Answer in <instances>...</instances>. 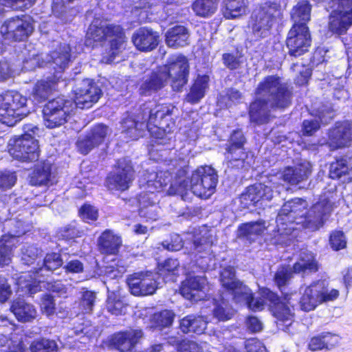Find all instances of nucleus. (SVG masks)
Here are the masks:
<instances>
[{
	"label": "nucleus",
	"mask_w": 352,
	"mask_h": 352,
	"mask_svg": "<svg viewBox=\"0 0 352 352\" xmlns=\"http://www.w3.org/2000/svg\"><path fill=\"white\" fill-rule=\"evenodd\" d=\"M206 232L201 235V237L195 236L192 245L195 252H201L210 247L212 241H209L208 236H206Z\"/></svg>",
	"instance_id": "nucleus-62"
},
{
	"label": "nucleus",
	"mask_w": 352,
	"mask_h": 352,
	"mask_svg": "<svg viewBox=\"0 0 352 352\" xmlns=\"http://www.w3.org/2000/svg\"><path fill=\"white\" fill-rule=\"evenodd\" d=\"M27 98L15 91L0 95V122L13 126L30 113Z\"/></svg>",
	"instance_id": "nucleus-8"
},
{
	"label": "nucleus",
	"mask_w": 352,
	"mask_h": 352,
	"mask_svg": "<svg viewBox=\"0 0 352 352\" xmlns=\"http://www.w3.org/2000/svg\"><path fill=\"white\" fill-rule=\"evenodd\" d=\"M220 280L222 286L231 293L236 302L245 301L248 307L254 311L264 308L265 300L261 298L252 297L250 289L235 278L233 267L229 266L224 268L221 273Z\"/></svg>",
	"instance_id": "nucleus-9"
},
{
	"label": "nucleus",
	"mask_w": 352,
	"mask_h": 352,
	"mask_svg": "<svg viewBox=\"0 0 352 352\" xmlns=\"http://www.w3.org/2000/svg\"><path fill=\"white\" fill-rule=\"evenodd\" d=\"M74 110V104L72 100L57 98L49 101L43 110L45 125L50 129L63 125Z\"/></svg>",
	"instance_id": "nucleus-12"
},
{
	"label": "nucleus",
	"mask_w": 352,
	"mask_h": 352,
	"mask_svg": "<svg viewBox=\"0 0 352 352\" xmlns=\"http://www.w3.org/2000/svg\"><path fill=\"white\" fill-rule=\"evenodd\" d=\"M127 304L120 299L118 294L113 292L108 296L107 310L113 315L119 316L126 313Z\"/></svg>",
	"instance_id": "nucleus-41"
},
{
	"label": "nucleus",
	"mask_w": 352,
	"mask_h": 352,
	"mask_svg": "<svg viewBox=\"0 0 352 352\" xmlns=\"http://www.w3.org/2000/svg\"><path fill=\"white\" fill-rule=\"evenodd\" d=\"M43 265L47 270H54L63 265L61 256L58 253H51L46 255Z\"/></svg>",
	"instance_id": "nucleus-52"
},
{
	"label": "nucleus",
	"mask_w": 352,
	"mask_h": 352,
	"mask_svg": "<svg viewBox=\"0 0 352 352\" xmlns=\"http://www.w3.org/2000/svg\"><path fill=\"white\" fill-rule=\"evenodd\" d=\"M102 42L107 43L102 61L111 63L125 49L126 37L122 28L99 19L94 20L87 33L86 43L91 45Z\"/></svg>",
	"instance_id": "nucleus-5"
},
{
	"label": "nucleus",
	"mask_w": 352,
	"mask_h": 352,
	"mask_svg": "<svg viewBox=\"0 0 352 352\" xmlns=\"http://www.w3.org/2000/svg\"><path fill=\"white\" fill-rule=\"evenodd\" d=\"M266 227L263 221L249 222L241 225L239 228V235L251 239L263 232Z\"/></svg>",
	"instance_id": "nucleus-40"
},
{
	"label": "nucleus",
	"mask_w": 352,
	"mask_h": 352,
	"mask_svg": "<svg viewBox=\"0 0 352 352\" xmlns=\"http://www.w3.org/2000/svg\"><path fill=\"white\" fill-rule=\"evenodd\" d=\"M202 346L190 340H184L179 344L180 352H202Z\"/></svg>",
	"instance_id": "nucleus-64"
},
{
	"label": "nucleus",
	"mask_w": 352,
	"mask_h": 352,
	"mask_svg": "<svg viewBox=\"0 0 352 352\" xmlns=\"http://www.w3.org/2000/svg\"><path fill=\"white\" fill-rule=\"evenodd\" d=\"M162 246L169 251H178L183 247L182 239L179 235L173 234L171 236L170 241H164Z\"/></svg>",
	"instance_id": "nucleus-63"
},
{
	"label": "nucleus",
	"mask_w": 352,
	"mask_h": 352,
	"mask_svg": "<svg viewBox=\"0 0 352 352\" xmlns=\"http://www.w3.org/2000/svg\"><path fill=\"white\" fill-rule=\"evenodd\" d=\"M102 95L99 87L92 80L86 79L75 90L74 109H89L96 103Z\"/></svg>",
	"instance_id": "nucleus-21"
},
{
	"label": "nucleus",
	"mask_w": 352,
	"mask_h": 352,
	"mask_svg": "<svg viewBox=\"0 0 352 352\" xmlns=\"http://www.w3.org/2000/svg\"><path fill=\"white\" fill-rule=\"evenodd\" d=\"M325 350H332L340 345L341 338L339 335L330 332L321 333Z\"/></svg>",
	"instance_id": "nucleus-53"
},
{
	"label": "nucleus",
	"mask_w": 352,
	"mask_h": 352,
	"mask_svg": "<svg viewBox=\"0 0 352 352\" xmlns=\"http://www.w3.org/2000/svg\"><path fill=\"white\" fill-rule=\"evenodd\" d=\"M160 36L157 32L142 28L135 31L132 41L135 47L142 52H150L155 49L159 44Z\"/></svg>",
	"instance_id": "nucleus-26"
},
{
	"label": "nucleus",
	"mask_w": 352,
	"mask_h": 352,
	"mask_svg": "<svg viewBox=\"0 0 352 352\" xmlns=\"http://www.w3.org/2000/svg\"><path fill=\"white\" fill-rule=\"evenodd\" d=\"M352 142V124L344 122L338 124L329 132L328 144L331 150L351 146Z\"/></svg>",
	"instance_id": "nucleus-25"
},
{
	"label": "nucleus",
	"mask_w": 352,
	"mask_h": 352,
	"mask_svg": "<svg viewBox=\"0 0 352 352\" xmlns=\"http://www.w3.org/2000/svg\"><path fill=\"white\" fill-rule=\"evenodd\" d=\"M112 133L111 129L104 124H96L91 130L89 135L98 144H100L103 142L108 135Z\"/></svg>",
	"instance_id": "nucleus-46"
},
{
	"label": "nucleus",
	"mask_w": 352,
	"mask_h": 352,
	"mask_svg": "<svg viewBox=\"0 0 352 352\" xmlns=\"http://www.w3.org/2000/svg\"><path fill=\"white\" fill-rule=\"evenodd\" d=\"M79 214L85 221H96L98 217V210L90 204L83 205L79 210Z\"/></svg>",
	"instance_id": "nucleus-54"
},
{
	"label": "nucleus",
	"mask_w": 352,
	"mask_h": 352,
	"mask_svg": "<svg viewBox=\"0 0 352 352\" xmlns=\"http://www.w3.org/2000/svg\"><path fill=\"white\" fill-rule=\"evenodd\" d=\"M133 177L134 171L131 161L121 159L107 178V187L111 190H125L129 188Z\"/></svg>",
	"instance_id": "nucleus-20"
},
{
	"label": "nucleus",
	"mask_w": 352,
	"mask_h": 352,
	"mask_svg": "<svg viewBox=\"0 0 352 352\" xmlns=\"http://www.w3.org/2000/svg\"><path fill=\"white\" fill-rule=\"evenodd\" d=\"M244 143V137L241 131H234L230 136V151H232L235 146V148L237 151H239V154H240V157H243L245 156V152L243 148V145Z\"/></svg>",
	"instance_id": "nucleus-50"
},
{
	"label": "nucleus",
	"mask_w": 352,
	"mask_h": 352,
	"mask_svg": "<svg viewBox=\"0 0 352 352\" xmlns=\"http://www.w3.org/2000/svg\"><path fill=\"white\" fill-rule=\"evenodd\" d=\"M6 239L0 241V267L7 265L11 261L12 248L10 245L4 243Z\"/></svg>",
	"instance_id": "nucleus-57"
},
{
	"label": "nucleus",
	"mask_w": 352,
	"mask_h": 352,
	"mask_svg": "<svg viewBox=\"0 0 352 352\" xmlns=\"http://www.w3.org/2000/svg\"><path fill=\"white\" fill-rule=\"evenodd\" d=\"M213 314L219 320H228L234 314V310L229 306L228 302L223 298L217 301Z\"/></svg>",
	"instance_id": "nucleus-43"
},
{
	"label": "nucleus",
	"mask_w": 352,
	"mask_h": 352,
	"mask_svg": "<svg viewBox=\"0 0 352 352\" xmlns=\"http://www.w3.org/2000/svg\"><path fill=\"white\" fill-rule=\"evenodd\" d=\"M256 96V100L250 104L249 114L251 122L257 124L268 122L272 109L285 108L290 104V91L276 76H267L259 82Z\"/></svg>",
	"instance_id": "nucleus-3"
},
{
	"label": "nucleus",
	"mask_w": 352,
	"mask_h": 352,
	"mask_svg": "<svg viewBox=\"0 0 352 352\" xmlns=\"http://www.w3.org/2000/svg\"><path fill=\"white\" fill-rule=\"evenodd\" d=\"M318 270V263L313 253L302 252L299 259L294 263L292 270L289 267H282L276 272L274 277L275 283L280 289L285 286L292 276V272L305 274L315 272Z\"/></svg>",
	"instance_id": "nucleus-14"
},
{
	"label": "nucleus",
	"mask_w": 352,
	"mask_h": 352,
	"mask_svg": "<svg viewBox=\"0 0 352 352\" xmlns=\"http://www.w3.org/2000/svg\"><path fill=\"white\" fill-rule=\"evenodd\" d=\"M10 310L20 322H29L36 316L34 307L20 298L13 301Z\"/></svg>",
	"instance_id": "nucleus-30"
},
{
	"label": "nucleus",
	"mask_w": 352,
	"mask_h": 352,
	"mask_svg": "<svg viewBox=\"0 0 352 352\" xmlns=\"http://www.w3.org/2000/svg\"><path fill=\"white\" fill-rule=\"evenodd\" d=\"M307 203L300 198H295L286 202L280 209L276 223L278 232L281 235H289L295 229L293 223L302 224V227L311 231L318 230L324 223L325 216L332 210V205L327 199L316 203L303 217V210Z\"/></svg>",
	"instance_id": "nucleus-2"
},
{
	"label": "nucleus",
	"mask_w": 352,
	"mask_h": 352,
	"mask_svg": "<svg viewBox=\"0 0 352 352\" xmlns=\"http://www.w3.org/2000/svg\"><path fill=\"white\" fill-rule=\"evenodd\" d=\"M59 77H47L37 82L33 89V95L38 101L47 99L56 89Z\"/></svg>",
	"instance_id": "nucleus-33"
},
{
	"label": "nucleus",
	"mask_w": 352,
	"mask_h": 352,
	"mask_svg": "<svg viewBox=\"0 0 352 352\" xmlns=\"http://www.w3.org/2000/svg\"><path fill=\"white\" fill-rule=\"evenodd\" d=\"M292 69L298 74L294 80L296 84L303 85L307 83L311 76V70L309 67L296 63L293 65Z\"/></svg>",
	"instance_id": "nucleus-49"
},
{
	"label": "nucleus",
	"mask_w": 352,
	"mask_h": 352,
	"mask_svg": "<svg viewBox=\"0 0 352 352\" xmlns=\"http://www.w3.org/2000/svg\"><path fill=\"white\" fill-rule=\"evenodd\" d=\"M190 32L184 25H175L169 28L165 34L166 44L175 49L189 44Z\"/></svg>",
	"instance_id": "nucleus-29"
},
{
	"label": "nucleus",
	"mask_w": 352,
	"mask_h": 352,
	"mask_svg": "<svg viewBox=\"0 0 352 352\" xmlns=\"http://www.w3.org/2000/svg\"><path fill=\"white\" fill-rule=\"evenodd\" d=\"M30 349L32 352H56L57 345L54 340L42 339L33 342Z\"/></svg>",
	"instance_id": "nucleus-48"
},
{
	"label": "nucleus",
	"mask_w": 352,
	"mask_h": 352,
	"mask_svg": "<svg viewBox=\"0 0 352 352\" xmlns=\"http://www.w3.org/2000/svg\"><path fill=\"white\" fill-rule=\"evenodd\" d=\"M270 185L256 184L247 188L245 192L241 195V201L245 206H255L259 201H270L274 196L272 188H276V192L280 193L285 189V186L279 184L274 179H271Z\"/></svg>",
	"instance_id": "nucleus-17"
},
{
	"label": "nucleus",
	"mask_w": 352,
	"mask_h": 352,
	"mask_svg": "<svg viewBox=\"0 0 352 352\" xmlns=\"http://www.w3.org/2000/svg\"><path fill=\"white\" fill-rule=\"evenodd\" d=\"M219 2V0H195L192 9L197 16L209 17L217 11Z\"/></svg>",
	"instance_id": "nucleus-37"
},
{
	"label": "nucleus",
	"mask_w": 352,
	"mask_h": 352,
	"mask_svg": "<svg viewBox=\"0 0 352 352\" xmlns=\"http://www.w3.org/2000/svg\"><path fill=\"white\" fill-rule=\"evenodd\" d=\"M218 176L214 168L209 166H200L192 174L190 184L188 182H181L177 189V192L182 198L190 190L195 195L208 199L215 191Z\"/></svg>",
	"instance_id": "nucleus-7"
},
{
	"label": "nucleus",
	"mask_w": 352,
	"mask_h": 352,
	"mask_svg": "<svg viewBox=\"0 0 352 352\" xmlns=\"http://www.w3.org/2000/svg\"><path fill=\"white\" fill-rule=\"evenodd\" d=\"M96 298L94 292L88 290L83 292L78 302L79 313H90L93 309Z\"/></svg>",
	"instance_id": "nucleus-45"
},
{
	"label": "nucleus",
	"mask_w": 352,
	"mask_h": 352,
	"mask_svg": "<svg viewBox=\"0 0 352 352\" xmlns=\"http://www.w3.org/2000/svg\"><path fill=\"white\" fill-rule=\"evenodd\" d=\"M311 164L308 162H303L294 166H287L279 172L273 179L276 182L282 179L284 182L296 185L300 182L307 179L311 174Z\"/></svg>",
	"instance_id": "nucleus-24"
},
{
	"label": "nucleus",
	"mask_w": 352,
	"mask_h": 352,
	"mask_svg": "<svg viewBox=\"0 0 352 352\" xmlns=\"http://www.w3.org/2000/svg\"><path fill=\"white\" fill-rule=\"evenodd\" d=\"M140 329H130L124 332H119L113 336L112 344L121 352L131 351L142 337Z\"/></svg>",
	"instance_id": "nucleus-28"
},
{
	"label": "nucleus",
	"mask_w": 352,
	"mask_h": 352,
	"mask_svg": "<svg viewBox=\"0 0 352 352\" xmlns=\"http://www.w3.org/2000/svg\"><path fill=\"white\" fill-rule=\"evenodd\" d=\"M52 166L50 162L37 164L30 176V183L34 186L47 185L51 182Z\"/></svg>",
	"instance_id": "nucleus-34"
},
{
	"label": "nucleus",
	"mask_w": 352,
	"mask_h": 352,
	"mask_svg": "<svg viewBox=\"0 0 352 352\" xmlns=\"http://www.w3.org/2000/svg\"><path fill=\"white\" fill-rule=\"evenodd\" d=\"M76 336L83 334L88 339L96 336L97 330L89 321H85L82 324H78L75 330Z\"/></svg>",
	"instance_id": "nucleus-56"
},
{
	"label": "nucleus",
	"mask_w": 352,
	"mask_h": 352,
	"mask_svg": "<svg viewBox=\"0 0 352 352\" xmlns=\"http://www.w3.org/2000/svg\"><path fill=\"white\" fill-rule=\"evenodd\" d=\"M173 110L168 106L159 104L148 111V112H144V116H128L121 122L122 134L126 142L135 140L142 137L146 129L158 144H165L175 128Z\"/></svg>",
	"instance_id": "nucleus-1"
},
{
	"label": "nucleus",
	"mask_w": 352,
	"mask_h": 352,
	"mask_svg": "<svg viewBox=\"0 0 352 352\" xmlns=\"http://www.w3.org/2000/svg\"><path fill=\"white\" fill-rule=\"evenodd\" d=\"M311 6L306 1L299 2L292 10L291 16L294 24L307 25L310 20Z\"/></svg>",
	"instance_id": "nucleus-39"
},
{
	"label": "nucleus",
	"mask_w": 352,
	"mask_h": 352,
	"mask_svg": "<svg viewBox=\"0 0 352 352\" xmlns=\"http://www.w3.org/2000/svg\"><path fill=\"white\" fill-rule=\"evenodd\" d=\"M38 254V250L34 245H28L21 249V259L26 265L33 264Z\"/></svg>",
	"instance_id": "nucleus-51"
},
{
	"label": "nucleus",
	"mask_w": 352,
	"mask_h": 352,
	"mask_svg": "<svg viewBox=\"0 0 352 352\" xmlns=\"http://www.w3.org/2000/svg\"><path fill=\"white\" fill-rule=\"evenodd\" d=\"M263 296L273 304L272 309L274 316L278 320V328L286 331L293 322L294 315L290 307L285 302H280L276 294L269 289L263 291Z\"/></svg>",
	"instance_id": "nucleus-22"
},
{
	"label": "nucleus",
	"mask_w": 352,
	"mask_h": 352,
	"mask_svg": "<svg viewBox=\"0 0 352 352\" xmlns=\"http://www.w3.org/2000/svg\"><path fill=\"white\" fill-rule=\"evenodd\" d=\"M34 30L33 21L30 16L6 20L1 26L0 33L5 41L8 42L22 41L26 39Z\"/></svg>",
	"instance_id": "nucleus-13"
},
{
	"label": "nucleus",
	"mask_w": 352,
	"mask_h": 352,
	"mask_svg": "<svg viewBox=\"0 0 352 352\" xmlns=\"http://www.w3.org/2000/svg\"><path fill=\"white\" fill-rule=\"evenodd\" d=\"M174 318V313L169 310L155 313L150 318L151 328L168 327L173 323Z\"/></svg>",
	"instance_id": "nucleus-42"
},
{
	"label": "nucleus",
	"mask_w": 352,
	"mask_h": 352,
	"mask_svg": "<svg viewBox=\"0 0 352 352\" xmlns=\"http://www.w3.org/2000/svg\"><path fill=\"white\" fill-rule=\"evenodd\" d=\"M226 8L224 15L227 19H234L246 13L248 0H223Z\"/></svg>",
	"instance_id": "nucleus-38"
},
{
	"label": "nucleus",
	"mask_w": 352,
	"mask_h": 352,
	"mask_svg": "<svg viewBox=\"0 0 352 352\" xmlns=\"http://www.w3.org/2000/svg\"><path fill=\"white\" fill-rule=\"evenodd\" d=\"M16 181V177L14 173L0 172V188H10L14 185Z\"/></svg>",
	"instance_id": "nucleus-60"
},
{
	"label": "nucleus",
	"mask_w": 352,
	"mask_h": 352,
	"mask_svg": "<svg viewBox=\"0 0 352 352\" xmlns=\"http://www.w3.org/2000/svg\"><path fill=\"white\" fill-rule=\"evenodd\" d=\"M19 289L27 294H34L39 292L42 287L45 286V283L41 280H36L35 278H33L30 272L24 273L21 275L17 281Z\"/></svg>",
	"instance_id": "nucleus-36"
},
{
	"label": "nucleus",
	"mask_w": 352,
	"mask_h": 352,
	"mask_svg": "<svg viewBox=\"0 0 352 352\" xmlns=\"http://www.w3.org/2000/svg\"><path fill=\"white\" fill-rule=\"evenodd\" d=\"M209 81L208 75H199L186 96V101L194 104L203 98L209 87Z\"/></svg>",
	"instance_id": "nucleus-32"
},
{
	"label": "nucleus",
	"mask_w": 352,
	"mask_h": 352,
	"mask_svg": "<svg viewBox=\"0 0 352 352\" xmlns=\"http://www.w3.org/2000/svg\"><path fill=\"white\" fill-rule=\"evenodd\" d=\"M170 182L169 173L166 172H153L144 175L140 183L146 190V192L139 195L140 214L149 219L155 220L157 214L153 210L154 205L158 202L156 192H159Z\"/></svg>",
	"instance_id": "nucleus-6"
},
{
	"label": "nucleus",
	"mask_w": 352,
	"mask_h": 352,
	"mask_svg": "<svg viewBox=\"0 0 352 352\" xmlns=\"http://www.w3.org/2000/svg\"><path fill=\"white\" fill-rule=\"evenodd\" d=\"M349 166L346 159H339L330 166L329 175L332 179H339L348 173Z\"/></svg>",
	"instance_id": "nucleus-47"
},
{
	"label": "nucleus",
	"mask_w": 352,
	"mask_h": 352,
	"mask_svg": "<svg viewBox=\"0 0 352 352\" xmlns=\"http://www.w3.org/2000/svg\"><path fill=\"white\" fill-rule=\"evenodd\" d=\"M189 65L187 58L181 54L170 57L166 65L151 73L140 88V94L149 95L162 89L168 81L175 91H179L188 81Z\"/></svg>",
	"instance_id": "nucleus-4"
},
{
	"label": "nucleus",
	"mask_w": 352,
	"mask_h": 352,
	"mask_svg": "<svg viewBox=\"0 0 352 352\" xmlns=\"http://www.w3.org/2000/svg\"><path fill=\"white\" fill-rule=\"evenodd\" d=\"M47 65L45 55L36 54L34 52L30 54L28 58L23 60L22 69L23 71H32L37 67H45Z\"/></svg>",
	"instance_id": "nucleus-44"
},
{
	"label": "nucleus",
	"mask_w": 352,
	"mask_h": 352,
	"mask_svg": "<svg viewBox=\"0 0 352 352\" xmlns=\"http://www.w3.org/2000/svg\"><path fill=\"white\" fill-rule=\"evenodd\" d=\"M25 133L13 138L8 143V152L13 158L22 162H33L38 159L40 151L38 141L31 133L36 134L38 129L35 126H26Z\"/></svg>",
	"instance_id": "nucleus-10"
},
{
	"label": "nucleus",
	"mask_w": 352,
	"mask_h": 352,
	"mask_svg": "<svg viewBox=\"0 0 352 352\" xmlns=\"http://www.w3.org/2000/svg\"><path fill=\"white\" fill-rule=\"evenodd\" d=\"M278 12L277 5L265 3L256 7L251 16L250 22L254 34L257 37H265L273 24Z\"/></svg>",
	"instance_id": "nucleus-16"
},
{
	"label": "nucleus",
	"mask_w": 352,
	"mask_h": 352,
	"mask_svg": "<svg viewBox=\"0 0 352 352\" xmlns=\"http://www.w3.org/2000/svg\"><path fill=\"white\" fill-rule=\"evenodd\" d=\"M340 295L338 289L329 288L325 280H319L306 287L300 298L302 310H314L318 305L332 302Z\"/></svg>",
	"instance_id": "nucleus-11"
},
{
	"label": "nucleus",
	"mask_w": 352,
	"mask_h": 352,
	"mask_svg": "<svg viewBox=\"0 0 352 352\" xmlns=\"http://www.w3.org/2000/svg\"><path fill=\"white\" fill-rule=\"evenodd\" d=\"M336 7L329 15V30L332 33L345 34L352 25V0H335Z\"/></svg>",
	"instance_id": "nucleus-15"
},
{
	"label": "nucleus",
	"mask_w": 352,
	"mask_h": 352,
	"mask_svg": "<svg viewBox=\"0 0 352 352\" xmlns=\"http://www.w3.org/2000/svg\"><path fill=\"white\" fill-rule=\"evenodd\" d=\"M207 286L204 276H189L182 282L180 293L186 299L200 300L205 296Z\"/></svg>",
	"instance_id": "nucleus-23"
},
{
	"label": "nucleus",
	"mask_w": 352,
	"mask_h": 352,
	"mask_svg": "<svg viewBox=\"0 0 352 352\" xmlns=\"http://www.w3.org/2000/svg\"><path fill=\"white\" fill-rule=\"evenodd\" d=\"M160 275L151 272L135 273L128 278V285L134 296H147L155 293L158 288Z\"/></svg>",
	"instance_id": "nucleus-19"
},
{
	"label": "nucleus",
	"mask_w": 352,
	"mask_h": 352,
	"mask_svg": "<svg viewBox=\"0 0 352 352\" xmlns=\"http://www.w3.org/2000/svg\"><path fill=\"white\" fill-rule=\"evenodd\" d=\"M207 321L203 316H187L180 321V329L184 333H202L206 328Z\"/></svg>",
	"instance_id": "nucleus-35"
},
{
	"label": "nucleus",
	"mask_w": 352,
	"mask_h": 352,
	"mask_svg": "<svg viewBox=\"0 0 352 352\" xmlns=\"http://www.w3.org/2000/svg\"><path fill=\"white\" fill-rule=\"evenodd\" d=\"M329 243L335 250H339L346 247V241L344 233L341 231L333 232L329 237Z\"/></svg>",
	"instance_id": "nucleus-55"
},
{
	"label": "nucleus",
	"mask_w": 352,
	"mask_h": 352,
	"mask_svg": "<svg viewBox=\"0 0 352 352\" xmlns=\"http://www.w3.org/2000/svg\"><path fill=\"white\" fill-rule=\"evenodd\" d=\"M91 138L90 135L88 134L85 138L80 139L76 144L78 151L83 154H87L91 150H92L94 147L98 146L96 142Z\"/></svg>",
	"instance_id": "nucleus-58"
},
{
	"label": "nucleus",
	"mask_w": 352,
	"mask_h": 352,
	"mask_svg": "<svg viewBox=\"0 0 352 352\" xmlns=\"http://www.w3.org/2000/svg\"><path fill=\"white\" fill-rule=\"evenodd\" d=\"M3 4L13 10H23L31 7L35 0H0Z\"/></svg>",
	"instance_id": "nucleus-59"
},
{
	"label": "nucleus",
	"mask_w": 352,
	"mask_h": 352,
	"mask_svg": "<svg viewBox=\"0 0 352 352\" xmlns=\"http://www.w3.org/2000/svg\"><path fill=\"white\" fill-rule=\"evenodd\" d=\"M70 51L69 45L60 44L50 54L45 55L47 65H50L57 72H62L70 60Z\"/></svg>",
	"instance_id": "nucleus-27"
},
{
	"label": "nucleus",
	"mask_w": 352,
	"mask_h": 352,
	"mask_svg": "<svg viewBox=\"0 0 352 352\" xmlns=\"http://www.w3.org/2000/svg\"><path fill=\"white\" fill-rule=\"evenodd\" d=\"M311 38L307 25L294 24L289 30L286 45L289 54L294 56H299L309 50Z\"/></svg>",
	"instance_id": "nucleus-18"
},
{
	"label": "nucleus",
	"mask_w": 352,
	"mask_h": 352,
	"mask_svg": "<svg viewBox=\"0 0 352 352\" xmlns=\"http://www.w3.org/2000/svg\"><path fill=\"white\" fill-rule=\"evenodd\" d=\"M98 245L102 252L109 254H116L122 245V239L111 230H107L99 237Z\"/></svg>",
	"instance_id": "nucleus-31"
},
{
	"label": "nucleus",
	"mask_w": 352,
	"mask_h": 352,
	"mask_svg": "<svg viewBox=\"0 0 352 352\" xmlns=\"http://www.w3.org/2000/svg\"><path fill=\"white\" fill-rule=\"evenodd\" d=\"M179 261L177 259L168 258L164 261L162 267L160 268V272L157 273L161 276H166V273H172L175 274V272L177 270L179 267Z\"/></svg>",
	"instance_id": "nucleus-61"
}]
</instances>
